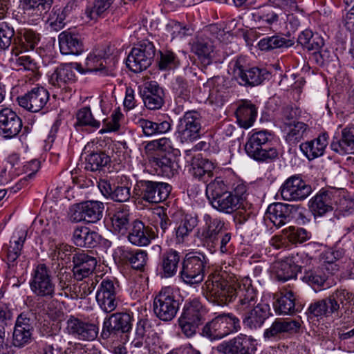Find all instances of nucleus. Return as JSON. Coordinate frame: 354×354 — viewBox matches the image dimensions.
Segmentation results:
<instances>
[{
	"label": "nucleus",
	"mask_w": 354,
	"mask_h": 354,
	"mask_svg": "<svg viewBox=\"0 0 354 354\" xmlns=\"http://www.w3.org/2000/svg\"><path fill=\"white\" fill-rule=\"evenodd\" d=\"M298 43L308 50H315V55L324 46L323 38L317 33H313L310 30H305L298 37Z\"/></svg>",
	"instance_id": "c03bdc74"
},
{
	"label": "nucleus",
	"mask_w": 354,
	"mask_h": 354,
	"mask_svg": "<svg viewBox=\"0 0 354 354\" xmlns=\"http://www.w3.org/2000/svg\"><path fill=\"white\" fill-rule=\"evenodd\" d=\"M104 205L97 201H87L75 205L71 210V219L74 222L95 223L103 216Z\"/></svg>",
	"instance_id": "9b49d317"
},
{
	"label": "nucleus",
	"mask_w": 354,
	"mask_h": 354,
	"mask_svg": "<svg viewBox=\"0 0 354 354\" xmlns=\"http://www.w3.org/2000/svg\"><path fill=\"white\" fill-rule=\"evenodd\" d=\"M252 343L246 335L236 337L218 345L216 349L223 354H251Z\"/></svg>",
	"instance_id": "7c9ffc66"
},
{
	"label": "nucleus",
	"mask_w": 354,
	"mask_h": 354,
	"mask_svg": "<svg viewBox=\"0 0 354 354\" xmlns=\"http://www.w3.org/2000/svg\"><path fill=\"white\" fill-rule=\"evenodd\" d=\"M211 205L220 212L232 214L241 205L239 203V200L228 191L217 201H215Z\"/></svg>",
	"instance_id": "603ef678"
},
{
	"label": "nucleus",
	"mask_w": 354,
	"mask_h": 354,
	"mask_svg": "<svg viewBox=\"0 0 354 354\" xmlns=\"http://www.w3.org/2000/svg\"><path fill=\"white\" fill-rule=\"evenodd\" d=\"M230 67L234 78L243 86L259 85L270 75L266 69L257 67L248 68L247 60L243 57H239L232 61Z\"/></svg>",
	"instance_id": "39448f33"
},
{
	"label": "nucleus",
	"mask_w": 354,
	"mask_h": 354,
	"mask_svg": "<svg viewBox=\"0 0 354 354\" xmlns=\"http://www.w3.org/2000/svg\"><path fill=\"white\" fill-rule=\"evenodd\" d=\"M330 148L341 155L354 153V127L349 125L343 129L341 139L334 138Z\"/></svg>",
	"instance_id": "72a5a7b5"
},
{
	"label": "nucleus",
	"mask_w": 354,
	"mask_h": 354,
	"mask_svg": "<svg viewBox=\"0 0 354 354\" xmlns=\"http://www.w3.org/2000/svg\"><path fill=\"white\" fill-rule=\"evenodd\" d=\"M29 284L32 292L37 297L52 299L56 295L51 272L44 263L38 264L33 270Z\"/></svg>",
	"instance_id": "9d476101"
},
{
	"label": "nucleus",
	"mask_w": 354,
	"mask_h": 354,
	"mask_svg": "<svg viewBox=\"0 0 354 354\" xmlns=\"http://www.w3.org/2000/svg\"><path fill=\"white\" fill-rule=\"evenodd\" d=\"M33 326L30 319L24 313L20 314L16 320L13 334L12 344L16 347H23L31 341Z\"/></svg>",
	"instance_id": "393cba45"
},
{
	"label": "nucleus",
	"mask_w": 354,
	"mask_h": 354,
	"mask_svg": "<svg viewBox=\"0 0 354 354\" xmlns=\"http://www.w3.org/2000/svg\"><path fill=\"white\" fill-rule=\"evenodd\" d=\"M15 35L12 25L6 21L0 22V50H6L10 46Z\"/></svg>",
	"instance_id": "0e129e2a"
},
{
	"label": "nucleus",
	"mask_w": 354,
	"mask_h": 354,
	"mask_svg": "<svg viewBox=\"0 0 354 354\" xmlns=\"http://www.w3.org/2000/svg\"><path fill=\"white\" fill-rule=\"evenodd\" d=\"M325 270L322 267L307 270L304 273L303 281L313 288H320L324 286L328 278Z\"/></svg>",
	"instance_id": "5fc2aeb1"
},
{
	"label": "nucleus",
	"mask_w": 354,
	"mask_h": 354,
	"mask_svg": "<svg viewBox=\"0 0 354 354\" xmlns=\"http://www.w3.org/2000/svg\"><path fill=\"white\" fill-rule=\"evenodd\" d=\"M132 314L127 312H120L111 314L105 318L103 322L102 336L108 339L111 335L118 333H127L132 329Z\"/></svg>",
	"instance_id": "4468645a"
},
{
	"label": "nucleus",
	"mask_w": 354,
	"mask_h": 354,
	"mask_svg": "<svg viewBox=\"0 0 354 354\" xmlns=\"http://www.w3.org/2000/svg\"><path fill=\"white\" fill-rule=\"evenodd\" d=\"M239 328V319L232 313L219 314L203 327L201 335L210 340L221 339Z\"/></svg>",
	"instance_id": "7ed1b4c3"
},
{
	"label": "nucleus",
	"mask_w": 354,
	"mask_h": 354,
	"mask_svg": "<svg viewBox=\"0 0 354 354\" xmlns=\"http://www.w3.org/2000/svg\"><path fill=\"white\" fill-rule=\"evenodd\" d=\"M171 190L167 183L141 180L137 181L133 192L143 201L149 203H159L165 201Z\"/></svg>",
	"instance_id": "0eeeda50"
},
{
	"label": "nucleus",
	"mask_w": 354,
	"mask_h": 354,
	"mask_svg": "<svg viewBox=\"0 0 354 354\" xmlns=\"http://www.w3.org/2000/svg\"><path fill=\"white\" fill-rule=\"evenodd\" d=\"M180 303L171 287L161 289L153 299V308L155 315L161 320H172L179 309Z\"/></svg>",
	"instance_id": "423d86ee"
},
{
	"label": "nucleus",
	"mask_w": 354,
	"mask_h": 354,
	"mask_svg": "<svg viewBox=\"0 0 354 354\" xmlns=\"http://www.w3.org/2000/svg\"><path fill=\"white\" fill-rule=\"evenodd\" d=\"M273 307L277 314L292 315L301 310V306L295 303V297L291 290L282 288L274 294Z\"/></svg>",
	"instance_id": "4be33fe9"
},
{
	"label": "nucleus",
	"mask_w": 354,
	"mask_h": 354,
	"mask_svg": "<svg viewBox=\"0 0 354 354\" xmlns=\"http://www.w3.org/2000/svg\"><path fill=\"white\" fill-rule=\"evenodd\" d=\"M118 285L111 279H104L100 283L96 292V301L105 313L113 312L119 304Z\"/></svg>",
	"instance_id": "ddd939ff"
},
{
	"label": "nucleus",
	"mask_w": 354,
	"mask_h": 354,
	"mask_svg": "<svg viewBox=\"0 0 354 354\" xmlns=\"http://www.w3.org/2000/svg\"><path fill=\"white\" fill-rule=\"evenodd\" d=\"M209 297L218 305L223 306L238 299L235 306L241 313L257 305V291L252 280L245 277L239 280L230 270H216L211 273L204 284Z\"/></svg>",
	"instance_id": "f257e3e1"
},
{
	"label": "nucleus",
	"mask_w": 354,
	"mask_h": 354,
	"mask_svg": "<svg viewBox=\"0 0 354 354\" xmlns=\"http://www.w3.org/2000/svg\"><path fill=\"white\" fill-rule=\"evenodd\" d=\"M49 100L48 91L42 86H35L17 97L20 106L33 113L41 111Z\"/></svg>",
	"instance_id": "f3484780"
},
{
	"label": "nucleus",
	"mask_w": 354,
	"mask_h": 354,
	"mask_svg": "<svg viewBox=\"0 0 354 354\" xmlns=\"http://www.w3.org/2000/svg\"><path fill=\"white\" fill-rule=\"evenodd\" d=\"M165 93L157 82L150 81L145 84L142 100L145 107L149 110H157L164 104Z\"/></svg>",
	"instance_id": "a878e982"
},
{
	"label": "nucleus",
	"mask_w": 354,
	"mask_h": 354,
	"mask_svg": "<svg viewBox=\"0 0 354 354\" xmlns=\"http://www.w3.org/2000/svg\"><path fill=\"white\" fill-rule=\"evenodd\" d=\"M180 260L179 252L174 249H168L164 252L160 256L159 263L162 275L165 278L174 277L177 273Z\"/></svg>",
	"instance_id": "473e14b6"
},
{
	"label": "nucleus",
	"mask_w": 354,
	"mask_h": 354,
	"mask_svg": "<svg viewBox=\"0 0 354 354\" xmlns=\"http://www.w3.org/2000/svg\"><path fill=\"white\" fill-rule=\"evenodd\" d=\"M191 50L205 65L212 63V53L214 51V45L212 40L207 37H198L192 44Z\"/></svg>",
	"instance_id": "4c0bfd02"
},
{
	"label": "nucleus",
	"mask_w": 354,
	"mask_h": 354,
	"mask_svg": "<svg viewBox=\"0 0 354 354\" xmlns=\"http://www.w3.org/2000/svg\"><path fill=\"white\" fill-rule=\"evenodd\" d=\"M301 208L300 205H292L281 203H274L268 206L266 217L274 225L281 227L290 222L294 217V213Z\"/></svg>",
	"instance_id": "6ab92c4d"
},
{
	"label": "nucleus",
	"mask_w": 354,
	"mask_h": 354,
	"mask_svg": "<svg viewBox=\"0 0 354 354\" xmlns=\"http://www.w3.org/2000/svg\"><path fill=\"white\" fill-rule=\"evenodd\" d=\"M145 136L150 137L163 134L171 130V124L169 120H158L156 122L148 119L140 118L136 122Z\"/></svg>",
	"instance_id": "58836bf2"
},
{
	"label": "nucleus",
	"mask_w": 354,
	"mask_h": 354,
	"mask_svg": "<svg viewBox=\"0 0 354 354\" xmlns=\"http://www.w3.org/2000/svg\"><path fill=\"white\" fill-rule=\"evenodd\" d=\"M272 140V134L266 130L253 131L248 136L245 151L248 156L257 161H272L278 156Z\"/></svg>",
	"instance_id": "f03ea898"
},
{
	"label": "nucleus",
	"mask_w": 354,
	"mask_h": 354,
	"mask_svg": "<svg viewBox=\"0 0 354 354\" xmlns=\"http://www.w3.org/2000/svg\"><path fill=\"white\" fill-rule=\"evenodd\" d=\"M85 168L92 171L100 170L110 162V157L104 152L92 153L86 159Z\"/></svg>",
	"instance_id": "e2e57ef3"
},
{
	"label": "nucleus",
	"mask_w": 354,
	"mask_h": 354,
	"mask_svg": "<svg viewBox=\"0 0 354 354\" xmlns=\"http://www.w3.org/2000/svg\"><path fill=\"white\" fill-rule=\"evenodd\" d=\"M122 259L129 263L132 268L142 270L147 264L148 254L142 250L123 251Z\"/></svg>",
	"instance_id": "3c124183"
},
{
	"label": "nucleus",
	"mask_w": 354,
	"mask_h": 354,
	"mask_svg": "<svg viewBox=\"0 0 354 354\" xmlns=\"http://www.w3.org/2000/svg\"><path fill=\"white\" fill-rule=\"evenodd\" d=\"M115 0H95L93 6L86 9L85 14L91 20L104 17Z\"/></svg>",
	"instance_id": "bf43d9fd"
},
{
	"label": "nucleus",
	"mask_w": 354,
	"mask_h": 354,
	"mask_svg": "<svg viewBox=\"0 0 354 354\" xmlns=\"http://www.w3.org/2000/svg\"><path fill=\"white\" fill-rule=\"evenodd\" d=\"M57 288L59 297L66 298L76 299L78 297L76 291V286L72 285V277L68 272H59L57 276Z\"/></svg>",
	"instance_id": "09e8293b"
},
{
	"label": "nucleus",
	"mask_w": 354,
	"mask_h": 354,
	"mask_svg": "<svg viewBox=\"0 0 354 354\" xmlns=\"http://www.w3.org/2000/svg\"><path fill=\"white\" fill-rule=\"evenodd\" d=\"M107 60L95 54H90L86 59L88 71L99 72L102 75H112L113 68L107 66Z\"/></svg>",
	"instance_id": "864d4df0"
},
{
	"label": "nucleus",
	"mask_w": 354,
	"mask_h": 354,
	"mask_svg": "<svg viewBox=\"0 0 354 354\" xmlns=\"http://www.w3.org/2000/svg\"><path fill=\"white\" fill-rule=\"evenodd\" d=\"M198 223V217L186 214L177 223L175 227V239L177 243H183L187 241L193 230Z\"/></svg>",
	"instance_id": "a19ab883"
},
{
	"label": "nucleus",
	"mask_w": 354,
	"mask_h": 354,
	"mask_svg": "<svg viewBox=\"0 0 354 354\" xmlns=\"http://www.w3.org/2000/svg\"><path fill=\"white\" fill-rule=\"evenodd\" d=\"M327 133H321L317 138L300 145L301 151L309 159L313 160L322 156L328 142Z\"/></svg>",
	"instance_id": "e433bc0d"
},
{
	"label": "nucleus",
	"mask_w": 354,
	"mask_h": 354,
	"mask_svg": "<svg viewBox=\"0 0 354 354\" xmlns=\"http://www.w3.org/2000/svg\"><path fill=\"white\" fill-rule=\"evenodd\" d=\"M286 132V140L290 144H295L304 138L310 131L308 125L303 122H295L283 129Z\"/></svg>",
	"instance_id": "8fccbe9b"
},
{
	"label": "nucleus",
	"mask_w": 354,
	"mask_h": 354,
	"mask_svg": "<svg viewBox=\"0 0 354 354\" xmlns=\"http://www.w3.org/2000/svg\"><path fill=\"white\" fill-rule=\"evenodd\" d=\"M76 118V126H88L94 129H98L100 126V122L93 118L91 109L88 106L78 110Z\"/></svg>",
	"instance_id": "338daca9"
},
{
	"label": "nucleus",
	"mask_w": 354,
	"mask_h": 354,
	"mask_svg": "<svg viewBox=\"0 0 354 354\" xmlns=\"http://www.w3.org/2000/svg\"><path fill=\"white\" fill-rule=\"evenodd\" d=\"M127 232L129 241L139 247L148 245L156 237L153 228L139 220L133 221Z\"/></svg>",
	"instance_id": "b1692460"
},
{
	"label": "nucleus",
	"mask_w": 354,
	"mask_h": 354,
	"mask_svg": "<svg viewBox=\"0 0 354 354\" xmlns=\"http://www.w3.org/2000/svg\"><path fill=\"white\" fill-rule=\"evenodd\" d=\"M75 82V73L71 64H62L57 67L49 77L50 84L67 91L70 85Z\"/></svg>",
	"instance_id": "bb28decb"
},
{
	"label": "nucleus",
	"mask_w": 354,
	"mask_h": 354,
	"mask_svg": "<svg viewBox=\"0 0 354 354\" xmlns=\"http://www.w3.org/2000/svg\"><path fill=\"white\" fill-rule=\"evenodd\" d=\"M26 234L25 232H19L17 236H12V239L10 241L7 253V259L9 263H14L20 256L26 240Z\"/></svg>",
	"instance_id": "052dcab7"
},
{
	"label": "nucleus",
	"mask_w": 354,
	"mask_h": 354,
	"mask_svg": "<svg viewBox=\"0 0 354 354\" xmlns=\"http://www.w3.org/2000/svg\"><path fill=\"white\" fill-rule=\"evenodd\" d=\"M283 234L292 244L302 243L310 239V234L304 228L290 226L283 230Z\"/></svg>",
	"instance_id": "69168bd1"
},
{
	"label": "nucleus",
	"mask_w": 354,
	"mask_h": 354,
	"mask_svg": "<svg viewBox=\"0 0 354 354\" xmlns=\"http://www.w3.org/2000/svg\"><path fill=\"white\" fill-rule=\"evenodd\" d=\"M243 323L250 328H260L271 315L269 304L259 302L254 307L243 312Z\"/></svg>",
	"instance_id": "cd10ccee"
},
{
	"label": "nucleus",
	"mask_w": 354,
	"mask_h": 354,
	"mask_svg": "<svg viewBox=\"0 0 354 354\" xmlns=\"http://www.w3.org/2000/svg\"><path fill=\"white\" fill-rule=\"evenodd\" d=\"M334 195L329 191H321L309 201V207L315 215L322 216L333 209Z\"/></svg>",
	"instance_id": "f704fd0d"
},
{
	"label": "nucleus",
	"mask_w": 354,
	"mask_h": 354,
	"mask_svg": "<svg viewBox=\"0 0 354 354\" xmlns=\"http://www.w3.org/2000/svg\"><path fill=\"white\" fill-rule=\"evenodd\" d=\"M23 124L20 117L11 109L0 110V135L6 138H12L19 134Z\"/></svg>",
	"instance_id": "412c9836"
},
{
	"label": "nucleus",
	"mask_w": 354,
	"mask_h": 354,
	"mask_svg": "<svg viewBox=\"0 0 354 354\" xmlns=\"http://www.w3.org/2000/svg\"><path fill=\"white\" fill-rule=\"evenodd\" d=\"M106 223L113 233L127 234L131 226L130 212L127 206L122 205L110 212L106 218Z\"/></svg>",
	"instance_id": "aec40b11"
},
{
	"label": "nucleus",
	"mask_w": 354,
	"mask_h": 354,
	"mask_svg": "<svg viewBox=\"0 0 354 354\" xmlns=\"http://www.w3.org/2000/svg\"><path fill=\"white\" fill-rule=\"evenodd\" d=\"M328 302L335 310L337 318L348 319L354 310V293L346 288H337L328 296Z\"/></svg>",
	"instance_id": "f8f14e48"
},
{
	"label": "nucleus",
	"mask_w": 354,
	"mask_h": 354,
	"mask_svg": "<svg viewBox=\"0 0 354 354\" xmlns=\"http://www.w3.org/2000/svg\"><path fill=\"white\" fill-rule=\"evenodd\" d=\"M100 238L97 232L81 226L74 229L72 241L77 247L93 248L99 244Z\"/></svg>",
	"instance_id": "2f4dec72"
},
{
	"label": "nucleus",
	"mask_w": 354,
	"mask_h": 354,
	"mask_svg": "<svg viewBox=\"0 0 354 354\" xmlns=\"http://www.w3.org/2000/svg\"><path fill=\"white\" fill-rule=\"evenodd\" d=\"M257 111L255 106L250 102H243L236 111L239 125L245 129L250 127L255 121Z\"/></svg>",
	"instance_id": "37998d69"
},
{
	"label": "nucleus",
	"mask_w": 354,
	"mask_h": 354,
	"mask_svg": "<svg viewBox=\"0 0 354 354\" xmlns=\"http://www.w3.org/2000/svg\"><path fill=\"white\" fill-rule=\"evenodd\" d=\"M155 53L156 48L151 41H142L131 49L127 58V66L133 73L142 72L151 66Z\"/></svg>",
	"instance_id": "6e6552de"
},
{
	"label": "nucleus",
	"mask_w": 354,
	"mask_h": 354,
	"mask_svg": "<svg viewBox=\"0 0 354 354\" xmlns=\"http://www.w3.org/2000/svg\"><path fill=\"white\" fill-rule=\"evenodd\" d=\"M203 324V323L199 321L192 319L189 317H185L182 315H180L178 319V327L180 329L181 333L187 338H192L194 337Z\"/></svg>",
	"instance_id": "680f3d73"
},
{
	"label": "nucleus",
	"mask_w": 354,
	"mask_h": 354,
	"mask_svg": "<svg viewBox=\"0 0 354 354\" xmlns=\"http://www.w3.org/2000/svg\"><path fill=\"white\" fill-rule=\"evenodd\" d=\"M276 277L279 281H286L295 279L299 270V267L292 258H286L278 261L274 266Z\"/></svg>",
	"instance_id": "79ce46f5"
},
{
	"label": "nucleus",
	"mask_w": 354,
	"mask_h": 354,
	"mask_svg": "<svg viewBox=\"0 0 354 354\" xmlns=\"http://www.w3.org/2000/svg\"><path fill=\"white\" fill-rule=\"evenodd\" d=\"M201 114L196 111H186L179 119L176 136L181 143H192L201 136Z\"/></svg>",
	"instance_id": "1a4fd4ad"
},
{
	"label": "nucleus",
	"mask_w": 354,
	"mask_h": 354,
	"mask_svg": "<svg viewBox=\"0 0 354 354\" xmlns=\"http://www.w3.org/2000/svg\"><path fill=\"white\" fill-rule=\"evenodd\" d=\"M150 163L159 175L167 178L173 177L179 167L176 158L171 154L154 156L150 160Z\"/></svg>",
	"instance_id": "c85d7f7f"
},
{
	"label": "nucleus",
	"mask_w": 354,
	"mask_h": 354,
	"mask_svg": "<svg viewBox=\"0 0 354 354\" xmlns=\"http://www.w3.org/2000/svg\"><path fill=\"white\" fill-rule=\"evenodd\" d=\"M53 0H20V5L28 15L41 16L50 8Z\"/></svg>",
	"instance_id": "a18cd8bd"
},
{
	"label": "nucleus",
	"mask_w": 354,
	"mask_h": 354,
	"mask_svg": "<svg viewBox=\"0 0 354 354\" xmlns=\"http://www.w3.org/2000/svg\"><path fill=\"white\" fill-rule=\"evenodd\" d=\"M59 45L64 55H80L83 51L82 42L78 35L68 31L59 34Z\"/></svg>",
	"instance_id": "c9c22d12"
},
{
	"label": "nucleus",
	"mask_w": 354,
	"mask_h": 354,
	"mask_svg": "<svg viewBox=\"0 0 354 354\" xmlns=\"http://www.w3.org/2000/svg\"><path fill=\"white\" fill-rule=\"evenodd\" d=\"M205 225L202 230L201 237L204 244L211 252L216 250L218 244V236L222 234L224 228V221L217 217H212L209 214L204 216Z\"/></svg>",
	"instance_id": "a211bd4d"
},
{
	"label": "nucleus",
	"mask_w": 354,
	"mask_h": 354,
	"mask_svg": "<svg viewBox=\"0 0 354 354\" xmlns=\"http://www.w3.org/2000/svg\"><path fill=\"white\" fill-rule=\"evenodd\" d=\"M214 165L206 159H197L192 164L191 172L192 176L203 182H207L213 176Z\"/></svg>",
	"instance_id": "49530a36"
},
{
	"label": "nucleus",
	"mask_w": 354,
	"mask_h": 354,
	"mask_svg": "<svg viewBox=\"0 0 354 354\" xmlns=\"http://www.w3.org/2000/svg\"><path fill=\"white\" fill-rule=\"evenodd\" d=\"M207 314V309L199 298L186 301L181 313L185 317H189L202 323L205 321Z\"/></svg>",
	"instance_id": "ea45409f"
},
{
	"label": "nucleus",
	"mask_w": 354,
	"mask_h": 354,
	"mask_svg": "<svg viewBox=\"0 0 354 354\" xmlns=\"http://www.w3.org/2000/svg\"><path fill=\"white\" fill-rule=\"evenodd\" d=\"M227 192H228L227 187L224 181L220 178H216L207 185L205 194L212 205Z\"/></svg>",
	"instance_id": "13d9d810"
},
{
	"label": "nucleus",
	"mask_w": 354,
	"mask_h": 354,
	"mask_svg": "<svg viewBox=\"0 0 354 354\" xmlns=\"http://www.w3.org/2000/svg\"><path fill=\"white\" fill-rule=\"evenodd\" d=\"M174 91L176 95L177 103H183L187 101L190 97V90L187 82L181 77H178L174 84Z\"/></svg>",
	"instance_id": "774afa93"
},
{
	"label": "nucleus",
	"mask_w": 354,
	"mask_h": 354,
	"mask_svg": "<svg viewBox=\"0 0 354 354\" xmlns=\"http://www.w3.org/2000/svg\"><path fill=\"white\" fill-rule=\"evenodd\" d=\"M207 259L202 253L190 252L182 260L180 277L189 285L198 284L204 279Z\"/></svg>",
	"instance_id": "20e7f679"
},
{
	"label": "nucleus",
	"mask_w": 354,
	"mask_h": 354,
	"mask_svg": "<svg viewBox=\"0 0 354 354\" xmlns=\"http://www.w3.org/2000/svg\"><path fill=\"white\" fill-rule=\"evenodd\" d=\"M342 252L339 250H328L321 255L322 265L321 267L326 269L328 274H334L339 270V266L336 262L342 257Z\"/></svg>",
	"instance_id": "4d7b16f0"
},
{
	"label": "nucleus",
	"mask_w": 354,
	"mask_h": 354,
	"mask_svg": "<svg viewBox=\"0 0 354 354\" xmlns=\"http://www.w3.org/2000/svg\"><path fill=\"white\" fill-rule=\"evenodd\" d=\"M311 192V186L297 176L288 178L281 187V195L286 201H303Z\"/></svg>",
	"instance_id": "dca6fc26"
},
{
	"label": "nucleus",
	"mask_w": 354,
	"mask_h": 354,
	"mask_svg": "<svg viewBox=\"0 0 354 354\" xmlns=\"http://www.w3.org/2000/svg\"><path fill=\"white\" fill-rule=\"evenodd\" d=\"M309 318L333 317H336L335 310H333L331 304L328 302V297L312 303L307 310Z\"/></svg>",
	"instance_id": "de8ad7c7"
},
{
	"label": "nucleus",
	"mask_w": 354,
	"mask_h": 354,
	"mask_svg": "<svg viewBox=\"0 0 354 354\" xmlns=\"http://www.w3.org/2000/svg\"><path fill=\"white\" fill-rule=\"evenodd\" d=\"M66 324V333L80 340L93 341L97 337L99 328L97 325L73 315L69 316Z\"/></svg>",
	"instance_id": "2eb2a0df"
},
{
	"label": "nucleus",
	"mask_w": 354,
	"mask_h": 354,
	"mask_svg": "<svg viewBox=\"0 0 354 354\" xmlns=\"http://www.w3.org/2000/svg\"><path fill=\"white\" fill-rule=\"evenodd\" d=\"M73 271L78 279L88 277L97 266L96 259L84 252L75 253L73 256Z\"/></svg>",
	"instance_id": "c756f323"
},
{
	"label": "nucleus",
	"mask_w": 354,
	"mask_h": 354,
	"mask_svg": "<svg viewBox=\"0 0 354 354\" xmlns=\"http://www.w3.org/2000/svg\"><path fill=\"white\" fill-rule=\"evenodd\" d=\"M40 40V35L36 31L26 28H19L14 37L12 54L19 56L20 50L28 51L33 50Z\"/></svg>",
	"instance_id": "5701e85b"
},
{
	"label": "nucleus",
	"mask_w": 354,
	"mask_h": 354,
	"mask_svg": "<svg viewBox=\"0 0 354 354\" xmlns=\"http://www.w3.org/2000/svg\"><path fill=\"white\" fill-rule=\"evenodd\" d=\"M293 45L290 39H286L280 35L266 37L261 39L258 44L261 50H270L275 48H287Z\"/></svg>",
	"instance_id": "6e6d98bb"
}]
</instances>
